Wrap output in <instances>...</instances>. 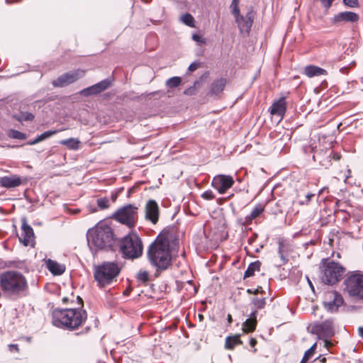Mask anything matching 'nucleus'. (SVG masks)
Segmentation results:
<instances>
[{
    "label": "nucleus",
    "mask_w": 363,
    "mask_h": 363,
    "mask_svg": "<svg viewBox=\"0 0 363 363\" xmlns=\"http://www.w3.org/2000/svg\"><path fill=\"white\" fill-rule=\"evenodd\" d=\"M79 303L78 307L54 308L52 311V324L57 328L75 331L82 328L88 318L86 311L84 308V301L80 296L77 297Z\"/></svg>",
    "instance_id": "f257e3e1"
},
{
    "label": "nucleus",
    "mask_w": 363,
    "mask_h": 363,
    "mask_svg": "<svg viewBox=\"0 0 363 363\" xmlns=\"http://www.w3.org/2000/svg\"><path fill=\"white\" fill-rule=\"evenodd\" d=\"M169 234V230L164 229L147 249V259L150 263L156 268L157 272L164 271L172 265Z\"/></svg>",
    "instance_id": "f03ea898"
},
{
    "label": "nucleus",
    "mask_w": 363,
    "mask_h": 363,
    "mask_svg": "<svg viewBox=\"0 0 363 363\" xmlns=\"http://www.w3.org/2000/svg\"><path fill=\"white\" fill-rule=\"evenodd\" d=\"M88 245L91 251L112 250L116 238L113 228L106 224L99 223L86 233Z\"/></svg>",
    "instance_id": "7ed1b4c3"
},
{
    "label": "nucleus",
    "mask_w": 363,
    "mask_h": 363,
    "mask_svg": "<svg viewBox=\"0 0 363 363\" xmlns=\"http://www.w3.org/2000/svg\"><path fill=\"white\" fill-rule=\"evenodd\" d=\"M0 288L5 296L18 298L25 295L28 289V284L22 273L8 270L0 274Z\"/></svg>",
    "instance_id": "20e7f679"
},
{
    "label": "nucleus",
    "mask_w": 363,
    "mask_h": 363,
    "mask_svg": "<svg viewBox=\"0 0 363 363\" xmlns=\"http://www.w3.org/2000/svg\"><path fill=\"white\" fill-rule=\"evenodd\" d=\"M319 269L320 281L324 284L330 286L338 283L342 279L345 272V268L342 264L330 258L321 259Z\"/></svg>",
    "instance_id": "39448f33"
},
{
    "label": "nucleus",
    "mask_w": 363,
    "mask_h": 363,
    "mask_svg": "<svg viewBox=\"0 0 363 363\" xmlns=\"http://www.w3.org/2000/svg\"><path fill=\"white\" fill-rule=\"evenodd\" d=\"M121 272L118 263L104 262L94 267V278L99 288H104L117 281Z\"/></svg>",
    "instance_id": "423d86ee"
},
{
    "label": "nucleus",
    "mask_w": 363,
    "mask_h": 363,
    "mask_svg": "<svg viewBox=\"0 0 363 363\" xmlns=\"http://www.w3.org/2000/svg\"><path fill=\"white\" fill-rule=\"evenodd\" d=\"M120 252L125 259H136L143 253V244L140 236L135 233H130L120 240Z\"/></svg>",
    "instance_id": "0eeeda50"
},
{
    "label": "nucleus",
    "mask_w": 363,
    "mask_h": 363,
    "mask_svg": "<svg viewBox=\"0 0 363 363\" xmlns=\"http://www.w3.org/2000/svg\"><path fill=\"white\" fill-rule=\"evenodd\" d=\"M138 210L137 206L129 203L119 208L111 218L128 228H134L138 220Z\"/></svg>",
    "instance_id": "6e6552de"
},
{
    "label": "nucleus",
    "mask_w": 363,
    "mask_h": 363,
    "mask_svg": "<svg viewBox=\"0 0 363 363\" xmlns=\"http://www.w3.org/2000/svg\"><path fill=\"white\" fill-rule=\"evenodd\" d=\"M344 283L350 296L363 299V274L354 272L345 279Z\"/></svg>",
    "instance_id": "1a4fd4ad"
},
{
    "label": "nucleus",
    "mask_w": 363,
    "mask_h": 363,
    "mask_svg": "<svg viewBox=\"0 0 363 363\" xmlns=\"http://www.w3.org/2000/svg\"><path fill=\"white\" fill-rule=\"evenodd\" d=\"M311 333L316 335L319 339L328 340L335 335L333 318H328L323 322H314L311 324Z\"/></svg>",
    "instance_id": "9d476101"
},
{
    "label": "nucleus",
    "mask_w": 363,
    "mask_h": 363,
    "mask_svg": "<svg viewBox=\"0 0 363 363\" xmlns=\"http://www.w3.org/2000/svg\"><path fill=\"white\" fill-rule=\"evenodd\" d=\"M255 16L256 12L252 6L247 7V11L245 16L240 14V13L233 16L241 33H250Z\"/></svg>",
    "instance_id": "9b49d317"
},
{
    "label": "nucleus",
    "mask_w": 363,
    "mask_h": 363,
    "mask_svg": "<svg viewBox=\"0 0 363 363\" xmlns=\"http://www.w3.org/2000/svg\"><path fill=\"white\" fill-rule=\"evenodd\" d=\"M323 304L328 311L335 313L344 304V298L337 291H328L325 294Z\"/></svg>",
    "instance_id": "f8f14e48"
},
{
    "label": "nucleus",
    "mask_w": 363,
    "mask_h": 363,
    "mask_svg": "<svg viewBox=\"0 0 363 363\" xmlns=\"http://www.w3.org/2000/svg\"><path fill=\"white\" fill-rule=\"evenodd\" d=\"M85 72L78 69L72 72H68L59 76L56 79L52 82L54 87H64L77 81L82 77Z\"/></svg>",
    "instance_id": "ddd939ff"
},
{
    "label": "nucleus",
    "mask_w": 363,
    "mask_h": 363,
    "mask_svg": "<svg viewBox=\"0 0 363 363\" xmlns=\"http://www.w3.org/2000/svg\"><path fill=\"white\" fill-rule=\"evenodd\" d=\"M234 184L235 181L232 176L218 174L213 178L211 186L216 189L220 194H223L230 189Z\"/></svg>",
    "instance_id": "4468645a"
},
{
    "label": "nucleus",
    "mask_w": 363,
    "mask_h": 363,
    "mask_svg": "<svg viewBox=\"0 0 363 363\" xmlns=\"http://www.w3.org/2000/svg\"><path fill=\"white\" fill-rule=\"evenodd\" d=\"M359 21V16L358 13L345 11L337 13L334 15L331 19V23L335 26H341L345 23H354Z\"/></svg>",
    "instance_id": "2eb2a0df"
},
{
    "label": "nucleus",
    "mask_w": 363,
    "mask_h": 363,
    "mask_svg": "<svg viewBox=\"0 0 363 363\" xmlns=\"http://www.w3.org/2000/svg\"><path fill=\"white\" fill-rule=\"evenodd\" d=\"M160 214V207L157 201L153 199L148 200L145 207V220L156 225L158 223Z\"/></svg>",
    "instance_id": "dca6fc26"
},
{
    "label": "nucleus",
    "mask_w": 363,
    "mask_h": 363,
    "mask_svg": "<svg viewBox=\"0 0 363 363\" xmlns=\"http://www.w3.org/2000/svg\"><path fill=\"white\" fill-rule=\"evenodd\" d=\"M21 237L19 238V241L24 246H33L35 239L33 229L28 224L26 218H21Z\"/></svg>",
    "instance_id": "f3484780"
},
{
    "label": "nucleus",
    "mask_w": 363,
    "mask_h": 363,
    "mask_svg": "<svg viewBox=\"0 0 363 363\" xmlns=\"http://www.w3.org/2000/svg\"><path fill=\"white\" fill-rule=\"evenodd\" d=\"M112 82L111 79H105L92 86L82 89L81 94L84 96L97 95L109 88Z\"/></svg>",
    "instance_id": "a211bd4d"
},
{
    "label": "nucleus",
    "mask_w": 363,
    "mask_h": 363,
    "mask_svg": "<svg viewBox=\"0 0 363 363\" xmlns=\"http://www.w3.org/2000/svg\"><path fill=\"white\" fill-rule=\"evenodd\" d=\"M264 211V206L262 203H257L251 213L245 217H239L237 218V224L240 226H247L252 223L253 220L259 217Z\"/></svg>",
    "instance_id": "6ab92c4d"
},
{
    "label": "nucleus",
    "mask_w": 363,
    "mask_h": 363,
    "mask_svg": "<svg viewBox=\"0 0 363 363\" xmlns=\"http://www.w3.org/2000/svg\"><path fill=\"white\" fill-rule=\"evenodd\" d=\"M286 108V97L282 96L272 103L269 107V112L272 116H277L282 119L285 116Z\"/></svg>",
    "instance_id": "aec40b11"
},
{
    "label": "nucleus",
    "mask_w": 363,
    "mask_h": 363,
    "mask_svg": "<svg viewBox=\"0 0 363 363\" xmlns=\"http://www.w3.org/2000/svg\"><path fill=\"white\" fill-rule=\"evenodd\" d=\"M23 183L22 178L17 174L4 176L0 178V186L6 189L15 188Z\"/></svg>",
    "instance_id": "412c9836"
},
{
    "label": "nucleus",
    "mask_w": 363,
    "mask_h": 363,
    "mask_svg": "<svg viewBox=\"0 0 363 363\" xmlns=\"http://www.w3.org/2000/svg\"><path fill=\"white\" fill-rule=\"evenodd\" d=\"M315 162H318L320 166L325 169L331 166V155L327 151H316L313 155Z\"/></svg>",
    "instance_id": "4be33fe9"
},
{
    "label": "nucleus",
    "mask_w": 363,
    "mask_h": 363,
    "mask_svg": "<svg viewBox=\"0 0 363 363\" xmlns=\"http://www.w3.org/2000/svg\"><path fill=\"white\" fill-rule=\"evenodd\" d=\"M227 80L224 77L215 79L210 86L208 94L211 96H218L224 90Z\"/></svg>",
    "instance_id": "5701e85b"
},
{
    "label": "nucleus",
    "mask_w": 363,
    "mask_h": 363,
    "mask_svg": "<svg viewBox=\"0 0 363 363\" xmlns=\"http://www.w3.org/2000/svg\"><path fill=\"white\" fill-rule=\"evenodd\" d=\"M46 266L48 270L55 276L62 274L65 271V266L59 264L57 262L48 259L46 262Z\"/></svg>",
    "instance_id": "b1692460"
},
{
    "label": "nucleus",
    "mask_w": 363,
    "mask_h": 363,
    "mask_svg": "<svg viewBox=\"0 0 363 363\" xmlns=\"http://www.w3.org/2000/svg\"><path fill=\"white\" fill-rule=\"evenodd\" d=\"M289 252V245L284 240H279L278 246V254L281 259V265H284L288 262Z\"/></svg>",
    "instance_id": "393cba45"
},
{
    "label": "nucleus",
    "mask_w": 363,
    "mask_h": 363,
    "mask_svg": "<svg viewBox=\"0 0 363 363\" xmlns=\"http://www.w3.org/2000/svg\"><path fill=\"white\" fill-rule=\"evenodd\" d=\"M303 74L311 78L316 76L327 75L328 72L325 69L315 65H308L304 68Z\"/></svg>",
    "instance_id": "a878e982"
},
{
    "label": "nucleus",
    "mask_w": 363,
    "mask_h": 363,
    "mask_svg": "<svg viewBox=\"0 0 363 363\" xmlns=\"http://www.w3.org/2000/svg\"><path fill=\"white\" fill-rule=\"evenodd\" d=\"M242 345V341L240 340V335H235L228 336L225 341V348L227 350H233L237 345Z\"/></svg>",
    "instance_id": "bb28decb"
},
{
    "label": "nucleus",
    "mask_w": 363,
    "mask_h": 363,
    "mask_svg": "<svg viewBox=\"0 0 363 363\" xmlns=\"http://www.w3.org/2000/svg\"><path fill=\"white\" fill-rule=\"evenodd\" d=\"M261 264L262 263L259 260L251 262L245 272L243 277L244 279L254 276L255 272H259L260 270Z\"/></svg>",
    "instance_id": "cd10ccee"
},
{
    "label": "nucleus",
    "mask_w": 363,
    "mask_h": 363,
    "mask_svg": "<svg viewBox=\"0 0 363 363\" xmlns=\"http://www.w3.org/2000/svg\"><path fill=\"white\" fill-rule=\"evenodd\" d=\"M257 324V320H251L247 318L242 323V330L246 333H252L255 330Z\"/></svg>",
    "instance_id": "c85d7f7f"
},
{
    "label": "nucleus",
    "mask_w": 363,
    "mask_h": 363,
    "mask_svg": "<svg viewBox=\"0 0 363 363\" xmlns=\"http://www.w3.org/2000/svg\"><path fill=\"white\" fill-rule=\"evenodd\" d=\"M79 140L77 138H70L66 140H63L60 143L65 145L69 150H78L79 147Z\"/></svg>",
    "instance_id": "c756f323"
},
{
    "label": "nucleus",
    "mask_w": 363,
    "mask_h": 363,
    "mask_svg": "<svg viewBox=\"0 0 363 363\" xmlns=\"http://www.w3.org/2000/svg\"><path fill=\"white\" fill-rule=\"evenodd\" d=\"M251 305L252 306V308L255 310H262L266 306V298H258L253 297L251 299Z\"/></svg>",
    "instance_id": "7c9ffc66"
},
{
    "label": "nucleus",
    "mask_w": 363,
    "mask_h": 363,
    "mask_svg": "<svg viewBox=\"0 0 363 363\" xmlns=\"http://www.w3.org/2000/svg\"><path fill=\"white\" fill-rule=\"evenodd\" d=\"M315 350H316V343H314L308 350H307L305 352L303 357L300 363H307V362L308 360H310L314 355Z\"/></svg>",
    "instance_id": "2f4dec72"
},
{
    "label": "nucleus",
    "mask_w": 363,
    "mask_h": 363,
    "mask_svg": "<svg viewBox=\"0 0 363 363\" xmlns=\"http://www.w3.org/2000/svg\"><path fill=\"white\" fill-rule=\"evenodd\" d=\"M182 83V79L179 77H172L166 81V86L169 89H173L179 86Z\"/></svg>",
    "instance_id": "473e14b6"
},
{
    "label": "nucleus",
    "mask_w": 363,
    "mask_h": 363,
    "mask_svg": "<svg viewBox=\"0 0 363 363\" xmlns=\"http://www.w3.org/2000/svg\"><path fill=\"white\" fill-rule=\"evenodd\" d=\"M13 118L20 122H21L23 121H32L34 119L35 116L31 113L25 112V113H21V114L18 116L14 115Z\"/></svg>",
    "instance_id": "72a5a7b5"
},
{
    "label": "nucleus",
    "mask_w": 363,
    "mask_h": 363,
    "mask_svg": "<svg viewBox=\"0 0 363 363\" xmlns=\"http://www.w3.org/2000/svg\"><path fill=\"white\" fill-rule=\"evenodd\" d=\"M8 135L11 138L18 140H25L27 136L26 134L17 130L11 129L9 131Z\"/></svg>",
    "instance_id": "f704fd0d"
},
{
    "label": "nucleus",
    "mask_w": 363,
    "mask_h": 363,
    "mask_svg": "<svg viewBox=\"0 0 363 363\" xmlns=\"http://www.w3.org/2000/svg\"><path fill=\"white\" fill-rule=\"evenodd\" d=\"M136 279L138 282L146 284L149 281V273L145 270H140L136 275Z\"/></svg>",
    "instance_id": "c9c22d12"
},
{
    "label": "nucleus",
    "mask_w": 363,
    "mask_h": 363,
    "mask_svg": "<svg viewBox=\"0 0 363 363\" xmlns=\"http://www.w3.org/2000/svg\"><path fill=\"white\" fill-rule=\"evenodd\" d=\"M96 204L100 210H104L110 206L109 199L106 196L96 199Z\"/></svg>",
    "instance_id": "e433bc0d"
},
{
    "label": "nucleus",
    "mask_w": 363,
    "mask_h": 363,
    "mask_svg": "<svg viewBox=\"0 0 363 363\" xmlns=\"http://www.w3.org/2000/svg\"><path fill=\"white\" fill-rule=\"evenodd\" d=\"M58 132V130H48V131H45L43 133L40 134V135H38L37 138H35V141L38 143L51 136H52L53 135H55V133H57Z\"/></svg>",
    "instance_id": "4c0bfd02"
},
{
    "label": "nucleus",
    "mask_w": 363,
    "mask_h": 363,
    "mask_svg": "<svg viewBox=\"0 0 363 363\" xmlns=\"http://www.w3.org/2000/svg\"><path fill=\"white\" fill-rule=\"evenodd\" d=\"M182 22L189 27H194V18L191 14L186 13L182 16Z\"/></svg>",
    "instance_id": "58836bf2"
},
{
    "label": "nucleus",
    "mask_w": 363,
    "mask_h": 363,
    "mask_svg": "<svg viewBox=\"0 0 363 363\" xmlns=\"http://www.w3.org/2000/svg\"><path fill=\"white\" fill-rule=\"evenodd\" d=\"M230 8L233 16L235 14H239V13H240L239 7V0H232Z\"/></svg>",
    "instance_id": "ea45409f"
},
{
    "label": "nucleus",
    "mask_w": 363,
    "mask_h": 363,
    "mask_svg": "<svg viewBox=\"0 0 363 363\" xmlns=\"http://www.w3.org/2000/svg\"><path fill=\"white\" fill-rule=\"evenodd\" d=\"M342 3L345 6L350 8H358L359 6L358 0H342Z\"/></svg>",
    "instance_id": "a19ab883"
},
{
    "label": "nucleus",
    "mask_w": 363,
    "mask_h": 363,
    "mask_svg": "<svg viewBox=\"0 0 363 363\" xmlns=\"http://www.w3.org/2000/svg\"><path fill=\"white\" fill-rule=\"evenodd\" d=\"M201 196L204 200H208V201H211V200H213V199H215V194H213V192L211 189L205 191L201 195Z\"/></svg>",
    "instance_id": "79ce46f5"
},
{
    "label": "nucleus",
    "mask_w": 363,
    "mask_h": 363,
    "mask_svg": "<svg viewBox=\"0 0 363 363\" xmlns=\"http://www.w3.org/2000/svg\"><path fill=\"white\" fill-rule=\"evenodd\" d=\"M257 315H258V311L257 310H255V309L252 308V311L248 315V318H250L251 320H257Z\"/></svg>",
    "instance_id": "37998d69"
},
{
    "label": "nucleus",
    "mask_w": 363,
    "mask_h": 363,
    "mask_svg": "<svg viewBox=\"0 0 363 363\" xmlns=\"http://www.w3.org/2000/svg\"><path fill=\"white\" fill-rule=\"evenodd\" d=\"M250 345L252 348H253L252 352L254 353L257 352V349L255 348L256 345L257 344V341L255 338L251 337L250 340Z\"/></svg>",
    "instance_id": "c03bdc74"
},
{
    "label": "nucleus",
    "mask_w": 363,
    "mask_h": 363,
    "mask_svg": "<svg viewBox=\"0 0 363 363\" xmlns=\"http://www.w3.org/2000/svg\"><path fill=\"white\" fill-rule=\"evenodd\" d=\"M8 347H9V350L10 352H19V351H20L18 345H17V344H9L8 345Z\"/></svg>",
    "instance_id": "a18cd8bd"
},
{
    "label": "nucleus",
    "mask_w": 363,
    "mask_h": 363,
    "mask_svg": "<svg viewBox=\"0 0 363 363\" xmlns=\"http://www.w3.org/2000/svg\"><path fill=\"white\" fill-rule=\"evenodd\" d=\"M123 188L118 189V191H113V192H111V199L112 200V201L114 203L116 202V201L117 200V198L118 196V194L119 193L122 191Z\"/></svg>",
    "instance_id": "49530a36"
},
{
    "label": "nucleus",
    "mask_w": 363,
    "mask_h": 363,
    "mask_svg": "<svg viewBox=\"0 0 363 363\" xmlns=\"http://www.w3.org/2000/svg\"><path fill=\"white\" fill-rule=\"evenodd\" d=\"M199 67V62H194L189 66V71L194 72Z\"/></svg>",
    "instance_id": "de8ad7c7"
},
{
    "label": "nucleus",
    "mask_w": 363,
    "mask_h": 363,
    "mask_svg": "<svg viewBox=\"0 0 363 363\" xmlns=\"http://www.w3.org/2000/svg\"><path fill=\"white\" fill-rule=\"evenodd\" d=\"M315 196V194H313V193L307 194L306 196V199H305V203H306V205H308L310 203L311 201L312 200V199Z\"/></svg>",
    "instance_id": "09e8293b"
},
{
    "label": "nucleus",
    "mask_w": 363,
    "mask_h": 363,
    "mask_svg": "<svg viewBox=\"0 0 363 363\" xmlns=\"http://www.w3.org/2000/svg\"><path fill=\"white\" fill-rule=\"evenodd\" d=\"M330 155H331V160L333 159L334 160H339L341 157V155L338 152H335L333 150L329 151Z\"/></svg>",
    "instance_id": "8fccbe9b"
},
{
    "label": "nucleus",
    "mask_w": 363,
    "mask_h": 363,
    "mask_svg": "<svg viewBox=\"0 0 363 363\" xmlns=\"http://www.w3.org/2000/svg\"><path fill=\"white\" fill-rule=\"evenodd\" d=\"M351 174H352V172L350 169H348L347 170V174H345V183H348L350 184V179L351 178Z\"/></svg>",
    "instance_id": "3c124183"
},
{
    "label": "nucleus",
    "mask_w": 363,
    "mask_h": 363,
    "mask_svg": "<svg viewBox=\"0 0 363 363\" xmlns=\"http://www.w3.org/2000/svg\"><path fill=\"white\" fill-rule=\"evenodd\" d=\"M136 190V187L135 186H133V187H130L128 190V197H130Z\"/></svg>",
    "instance_id": "603ef678"
},
{
    "label": "nucleus",
    "mask_w": 363,
    "mask_h": 363,
    "mask_svg": "<svg viewBox=\"0 0 363 363\" xmlns=\"http://www.w3.org/2000/svg\"><path fill=\"white\" fill-rule=\"evenodd\" d=\"M192 38H193L194 40H195L196 42L201 41V36L197 35V34H194L193 36H192Z\"/></svg>",
    "instance_id": "864d4df0"
},
{
    "label": "nucleus",
    "mask_w": 363,
    "mask_h": 363,
    "mask_svg": "<svg viewBox=\"0 0 363 363\" xmlns=\"http://www.w3.org/2000/svg\"><path fill=\"white\" fill-rule=\"evenodd\" d=\"M91 330V326L90 325H88V326H86L84 330L83 331H82L80 333V334H86V333H88Z\"/></svg>",
    "instance_id": "5fc2aeb1"
},
{
    "label": "nucleus",
    "mask_w": 363,
    "mask_h": 363,
    "mask_svg": "<svg viewBox=\"0 0 363 363\" xmlns=\"http://www.w3.org/2000/svg\"><path fill=\"white\" fill-rule=\"evenodd\" d=\"M262 289L261 286H259L257 289H256L254 291H253V294H258L259 293H262Z\"/></svg>",
    "instance_id": "6e6d98bb"
},
{
    "label": "nucleus",
    "mask_w": 363,
    "mask_h": 363,
    "mask_svg": "<svg viewBox=\"0 0 363 363\" xmlns=\"http://www.w3.org/2000/svg\"><path fill=\"white\" fill-rule=\"evenodd\" d=\"M307 280H308V284H309V286H310L311 289L313 291H314L313 285V284H312L311 281L308 279V277H307Z\"/></svg>",
    "instance_id": "4d7b16f0"
},
{
    "label": "nucleus",
    "mask_w": 363,
    "mask_h": 363,
    "mask_svg": "<svg viewBox=\"0 0 363 363\" xmlns=\"http://www.w3.org/2000/svg\"><path fill=\"white\" fill-rule=\"evenodd\" d=\"M228 322L229 324L232 323L233 322V317L230 314L228 315Z\"/></svg>",
    "instance_id": "13d9d810"
},
{
    "label": "nucleus",
    "mask_w": 363,
    "mask_h": 363,
    "mask_svg": "<svg viewBox=\"0 0 363 363\" xmlns=\"http://www.w3.org/2000/svg\"><path fill=\"white\" fill-rule=\"evenodd\" d=\"M35 144H37V143L35 141V139L27 142V145H33Z\"/></svg>",
    "instance_id": "bf43d9fd"
},
{
    "label": "nucleus",
    "mask_w": 363,
    "mask_h": 363,
    "mask_svg": "<svg viewBox=\"0 0 363 363\" xmlns=\"http://www.w3.org/2000/svg\"><path fill=\"white\" fill-rule=\"evenodd\" d=\"M194 87H190L189 89H186L184 93V94H191V89H193Z\"/></svg>",
    "instance_id": "052dcab7"
},
{
    "label": "nucleus",
    "mask_w": 363,
    "mask_h": 363,
    "mask_svg": "<svg viewBox=\"0 0 363 363\" xmlns=\"http://www.w3.org/2000/svg\"><path fill=\"white\" fill-rule=\"evenodd\" d=\"M359 335L360 336L362 337L363 339V328H359Z\"/></svg>",
    "instance_id": "680f3d73"
},
{
    "label": "nucleus",
    "mask_w": 363,
    "mask_h": 363,
    "mask_svg": "<svg viewBox=\"0 0 363 363\" xmlns=\"http://www.w3.org/2000/svg\"><path fill=\"white\" fill-rule=\"evenodd\" d=\"M298 203H299V205H301V206L306 205V203H305V200H303V201H298Z\"/></svg>",
    "instance_id": "e2e57ef3"
},
{
    "label": "nucleus",
    "mask_w": 363,
    "mask_h": 363,
    "mask_svg": "<svg viewBox=\"0 0 363 363\" xmlns=\"http://www.w3.org/2000/svg\"><path fill=\"white\" fill-rule=\"evenodd\" d=\"M67 301H68V298H67V297H64V298H62V302H63V303H67Z\"/></svg>",
    "instance_id": "0e129e2a"
},
{
    "label": "nucleus",
    "mask_w": 363,
    "mask_h": 363,
    "mask_svg": "<svg viewBox=\"0 0 363 363\" xmlns=\"http://www.w3.org/2000/svg\"><path fill=\"white\" fill-rule=\"evenodd\" d=\"M324 191H325V189H324V188H323V189H321L320 190H319V191H318V196H319L320 194H321Z\"/></svg>",
    "instance_id": "69168bd1"
},
{
    "label": "nucleus",
    "mask_w": 363,
    "mask_h": 363,
    "mask_svg": "<svg viewBox=\"0 0 363 363\" xmlns=\"http://www.w3.org/2000/svg\"><path fill=\"white\" fill-rule=\"evenodd\" d=\"M247 292L248 294H253L252 289H247Z\"/></svg>",
    "instance_id": "338daca9"
},
{
    "label": "nucleus",
    "mask_w": 363,
    "mask_h": 363,
    "mask_svg": "<svg viewBox=\"0 0 363 363\" xmlns=\"http://www.w3.org/2000/svg\"><path fill=\"white\" fill-rule=\"evenodd\" d=\"M199 318L200 320H202L203 319V315H199Z\"/></svg>",
    "instance_id": "774afa93"
}]
</instances>
